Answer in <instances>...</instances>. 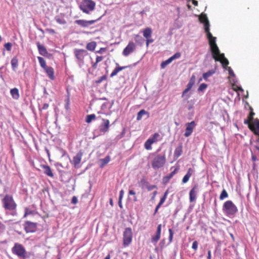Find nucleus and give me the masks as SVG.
<instances>
[{"label":"nucleus","instance_id":"18","mask_svg":"<svg viewBox=\"0 0 259 259\" xmlns=\"http://www.w3.org/2000/svg\"><path fill=\"white\" fill-rule=\"evenodd\" d=\"M36 45L39 54L45 57L47 56L48 54V52L45 47L41 45L39 42H36Z\"/></svg>","mask_w":259,"mask_h":259},{"label":"nucleus","instance_id":"48","mask_svg":"<svg viewBox=\"0 0 259 259\" xmlns=\"http://www.w3.org/2000/svg\"><path fill=\"white\" fill-rule=\"evenodd\" d=\"M194 170L193 168H189L188 169V171L186 175L190 178L191 176H192V175L194 173Z\"/></svg>","mask_w":259,"mask_h":259},{"label":"nucleus","instance_id":"51","mask_svg":"<svg viewBox=\"0 0 259 259\" xmlns=\"http://www.w3.org/2000/svg\"><path fill=\"white\" fill-rule=\"evenodd\" d=\"M32 212L31 210L29 209L28 208H26L25 209V214L24 217H26L27 215L32 214Z\"/></svg>","mask_w":259,"mask_h":259},{"label":"nucleus","instance_id":"31","mask_svg":"<svg viewBox=\"0 0 259 259\" xmlns=\"http://www.w3.org/2000/svg\"><path fill=\"white\" fill-rule=\"evenodd\" d=\"M44 173L47 176L53 177L54 175L52 171L51 168L48 165H44Z\"/></svg>","mask_w":259,"mask_h":259},{"label":"nucleus","instance_id":"59","mask_svg":"<svg viewBox=\"0 0 259 259\" xmlns=\"http://www.w3.org/2000/svg\"><path fill=\"white\" fill-rule=\"evenodd\" d=\"M256 130L257 133H259V120H257L256 122Z\"/></svg>","mask_w":259,"mask_h":259},{"label":"nucleus","instance_id":"53","mask_svg":"<svg viewBox=\"0 0 259 259\" xmlns=\"http://www.w3.org/2000/svg\"><path fill=\"white\" fill-rule=\"evenodd\" d=\"M77 201H78L77 198L76 196H73L72 198L71 203L72 204H75L77 203Z\"/></svg>","mask_w":259,"mask_h":259},{"label":"nucleus","instance_id":"60","mask_svg":"<svg viewBox=\"0 0 259 259\" xmlns=\"http://www.w3.org/2000/svg\"><path fill=\"white\" fill-rule=\"evenodd\" d=\"M121 201H122V199H120V198H119L118 203V205L120 208H122V204Z\"/></svg>","mask_w":259,"mask_h":259},{"label":"nucleus","instance_id":"42","mask_svg":"<svg viewBox=\"0 0 259 259\" xmlns=\"http://www.w3.org/2000/svg\"><path fill=\"white\" fill-rule=\"evenodd\" d=\"M207 85L205 83H201L198 89V91L199 92H203L207 88Z\"/></svg>","mask_w":259,"mask_h":259},{"label":"nucleus","instance_id":"16","mask_svg":"<svg viewBox=\"0 0 259 259\" xmlns=\"http://www.w3.org/2000/svg\"><path fill=\"white\" fill-rule=\"evenodd\" d=\"M161 224H159L157 226L155 235L152 237L151 241L152 242L157 243L160 238L161 232Z\"/></svg>","mask_w":259,"mask_h":259},{"label":"nucleus","instance_id":"47","mask_svg":"<svg viewBox=\"0 0 259 259\" xmlns=\"http://www.w3.org/2000/svg\"><path fill=\"white\" fill-rule=\"evenodd\" d=\"M106 78L107 77L105 75H103L98 78V79L96 81V82L98 83H100L102 82L103 80H105Z\"/></svg>","mask_w":259,"mask_h":259},{"label":"nucleus","instance_id":"39","mask_svg":"<svg viewBox=\"0 0 259 259\" xmlns=\"http://www.w3.org/2000/svg\"><path fill=\"white\" fill-rule=\"evenodd\" d=\"M228 72H229V74L230 76L231 77L233 78L232 81L234 83H235L237 81V80L236 79L235 75L233 70L232 69V68L230 67H228Z\"/></svg>","mask_w":259,"mask_h":259},{"label":"nucleus","instance_id":"23","mask_svg":"<svg viewBox=\"0 0 259 259\" xmlns=\"http://www.w3.org/2000/svg\"><path fill=\"white\" fill-rule=\"evenodd\" d=\"M151 141H152V143H156L161 140L160 135L158 133L154 134L152 137L148 139Z\"/></svg>","mask_w":259,"mask_h":259},{"label":"nucleus","instance_id":"27","mask_svg":"<svg viewBox=\"0 0 259 259\" xmlns=\"http://www.w3.org/2000/svg\"><path fill=\"white\" fill-rule=\"evenodd\" d=\"M134 40L137 44L140 46L143 45L145 42V39L139 34H135L134 35Z\"/></svg>","mask_w":259,"mask_h":259},{"label":"nucleus","instance_id":"6","mask_svg":"<svg viewBox=\"0 0 259 259\" xmlns=\"http://www.w3.org/2000/svg\"><path fill=\"white\" fill-rule=\"evenodd\" d=\"M73 53L76 58V62L79 66L81 67L84 64V58L88 55V52L83 49H75Z\"/></svg>","mask_w":259,"mask_h":259},{"label":"nucleus","instance_id":"35","mask_svg":"<svg viewBox=\"0 0 259 259\" xmlns=\"http://www.w3.org/2000/svg\"><path fill=\"white\" fill-rule=\"evenodd\" d=\"M96 118V116L94 114L87 115L85 118V122L87 123H90L93 120H95Z\"/></svg>","mask_w":259,"mask_h":259},{"label":"nucleus","instance_id":"4","mask_svg":"<svg viewBox=\"0 0 259 259\" xmlns=\"http://www.w3.org/2000/svg\"><path fill=\"white\" fill-rule=\"evenodd\" d=\"M224 213L228 217H233L238 211L236 206L231 200L226 201L223 206Z\"/></svg>","mask_w":259,"mask_h":259},{"label":"nucleus","instance_id":"3","mask_svg":"<svg viewBox=\"0 0 259 259\" xmlns=\"http://www.w3.org/2000/svg\"><path fill=\"white\" fill-rule=\"evenodd\" d=\"M3 206L6 210L12 211L11 214L15 215L17 214L16 207L17 204L15 202L12 196L7 194L2 200Z\"/></svg>","mask_w":259,"mask_h":259},{"label":"nucleus","instance_id":"61","mask_svg":"<svg viewBox=\"0 0 259 259\" xmlns=\"http://www.w3.org/2000/svg\"><path fill=\"white\" fill-rule=\"evenodd\" d=\"M156 186L155 185H151L148 188V190H151L154 188H155Z\"/></svg>","mask_w":259,"mask_h":259},{"label":"nucleus","instance_id":"57","mask_svg":"<svg viewBox=\"0 0 259 259\" xmlns=\"http://www.w3.org/2000/svg\"><path fill=\"white\" fill-rule=\"evenodd\" d=\"M103 59V57L102 56H97L96 61H97V63H99L102 61Z\"/></svg>","mask_w":259,"mask_h":259},{"label":"nucleus","instance_id":"29","mask_svg":"<svg viewBox=\"0 0 259 259\" xmlns=\"http://www.w3.org/2000/svg\"><path fill=\"white\" fill-rule=\"evenodd\" d=\"M12 68L13 71H16L18 66V60L16 57H13L11 61Z\"/></svg>","mask_w":259,"mask_h":259},{"label":"nucleus","instance_id":"14","mask_svg":"<svg viewBox=\"0 0 259 259\" xmlns=\"http://www.w3.org/2000/svg\"><path fill=\"white\" fill-rule=\"evenodd\" d=\"M136 49L135 44L132 41H130L127 46L124 49L122 55L125 57L128 56Z\"/></svg>","mask_w":259,"mask_h":259},{"label":"nucleus","instance_id":"25","mask_svg":"<svg viewBox=\"0 0 259 259\" xmlns=\"http://www.w3.org/2000/svg\"><path fill=\"white\" fill-rule=\"evenodd\" d=\"M176 172H177V169H175L172 171H171L170 174H169L167 175L166 176H165V177H164L163 178V183H167L170 180V179H171L173 177V176L176 174Z\"/></svg>","mask_w":259,"mask_h":259},{"label":"nucleus","instance_id":"33","mask_svg":"<svg viewBox=\"0 0 259 259\" xmlns=\"http://www.w3.org/2000/svg\"><path fill=\"white\" fill-rule=\"evenodd\" d=\"M96 45L97 44L95 41L90 42L87 45V49L89 51H93L95 50Z\"/></svg>","mask_w":259,"mask_h":259},{"label":"nucleus","instance_id":"54","mask_svg":"<svg viewBox=\"0 0 259 259\" xmlns=\"http://www.w3.org/2000/svg\"><path fill=\"white\" fill-rule=\"evenodd\" d=\"M154 41V40L153 39H150V38L146 39V45L147 47L149 46V44L150 43H152Z\"/></svg>","mask_w":259,"mask_h":259},{"label":"nucleus","instance_id":"52","mask_svg":"<svg viewBox=\"0 0 259 259\" xmlns=\"http://www.w3.org/2000/svg\"><path fill=\"white\" fill-rule=\"evenodd\" d=\"M189 179H190V177H189L188 176L185 175V176L183 178L182 182L183 183H186L189 181Z\"/></svg>","mask_w":259,"mask_h":259},{"label":"nucleus","instance_id":"36","mask_svg":"<svg viewBox=\"0 0 259 259\" xmlns=\"http://www.w3.org/2000/svg\"><path fill=\"white\" fill-rule=\"evenodd\" d=\"M171 59L169 58L168 59L163 61L161 62L160 64L161 68L164 69L166 67L167 65H168L169 64H170L172 62Z\"/></svg>","mask_w":259,"mask_h":259},{"label":"nucleus","instance_id":"1","mask_svg":"<svg viewBox=\"0 0 259 259\" xmlns=\"http://www.w3.org/2000/svg\"><path fill=\"white\" fill-rule=\"evenodd\" d=\"M157 152L150 153L148 159L150 160L152 167L154 170H158L162 168L165 164L166 162V157L164 153L161 154H158Z\"/></svg>","mask_w":259,"mask_h":259},{"label":"nucleus","instance_id":"7","mask_svg":"<svg viewBox=\"0 0 259 259\" xmlns=\"http://www.w3.org/2000/svg\"><path fill=\"white\" fill-rule=\"evenodd\" d=\"M12 252L13 254L17 255L22 259H26L27 257V252L23 246L18 243H15L12 248Z\"/></svg>","mask_w":259,"mask_h":259},{"label":"nucleus","instance_id":"17","mask_svg":"<svg viewBox=\"0 0 259 259\" xmlns=\"http://www.w3.org/2000/svg\"><path fill=\"white\" fill-rule=\"evenodd\" d=\"M82 152L80 151L78 152L75 156L73 157L72 163L74 165L75 167H76L80 162L82 156Z\"/></svg>","mask_w":259,"mask_h":259},{"label":"nucleus","instance_id":"8","mask_svg":"<svg viewBox=\"0 0 259 259\" xmlns=\"http://www.w3.org/2000/svg\"><path fill=\"white\" fill-rule=\"evenodd\" d=\"M96 3L92 0H83L79 6V8L82 12L89 14L95 9Z\"/></svg>","mask_w":259,"mask_h":259},{"label":"nucleus","instance_id":"37","mask_svg":"<svg viewBox=\"0 0 259 259\" xmlns=\"http://www.w3.org/2000/svg\"><path fill=\"white\" fill-rule=\"evenodd\" d=\"M37 59L38 60L40 66L43 69L45 68V67H47V66L46 65V61L42 57H37Z\"/></svg>","mask_w":259,"mask_h":259},{"label":"nucleus","instance_id":"9","mask_svg":"<svg viewBox=\"0 0 259 259\" xmlns=\"http://www.w3.org/2000/svg\"><path fill=\"white\" fill-rule=\"evenodd\" d=\"M209 45L213 57L215 58V56L218 57L223 66H227L229 64L228 59L225 57L224 54H221L220 53L219 49V51L217 50L216 48L214 46V44H213V41L212 42V44H209Z\"/></svg>","mask_w":259,"mask_h":259},{"label":"nucleus","instance_id":"34","mask_svg":"<svg viewBox=\"0 0 259 259\" xmlns=\"http://www.w3.org/2000/svg\"><path fill=\"white\" fill-rule=\"evenodd\" d=\"M145 114H148V112L146 111L144 109H142V110H140L138 113L137 116V120H140L142 119L143 116Z\"/></svg>","mask_w":259,"mask_h":259},{"label":"nucleus","instance_id":"26","mask_svg":"<svg viewBox=\"0 0 259 259\" xmlns=\"http://www.w3.org/2000/svg\"><path fill=\"white\" fill-rule=\"evenodd\" d=\"M10 94L12 98L15 100L18 99L20 97L19 90L16 88L10 90Z\"/></svg>","mask_w":259,"mask_h":259},{"label":"nucleus","instance_id":"43","mask_svg":"<svg viewBox=\"0 0 259 259\" xmlns=\"http://www.w3.org/2000/svg\"><path fill=\"white\" fill-rule=\"evenodd\" d=\"M125 134V129L124 128H123L122 131L120 133V134L118 135L116 137V140H118L122 138Z\"/></svg>","mask_w":259,"mask_h":259},{"label":"nucleus","instance_id":"55","mask_svg":"<svg viewBox=\"0 0 259 259\" xmlns=\"http://www.w3.org/2000/svg\"><path fill=\"white\" fill-rule=\"evenodd\" d=\"M123 195H124V191H123V190H121L119 192V198H120V199H122Z\"/></svg>","mask_w":259,"mask_h":259},{"label":"nucleus","instance_id":"15","mask_svg":"<svg viewBox=\"0 0 259 259\" xmlns=\"http://www.w3.org/2000/svg\"><path fill=\"white\" fill-rule=\"evenodd\" d=\"M186 128L184 136L186 137H189L193 133V130L196 126V123L194 121H192L186 124Z\"/></svg>","mask_w":259,"mask_h":259},{"label":"nucleus","instance_id":"32","mask_svg":"<svg viewBox=\"0 0 259 259\" xmlns=\"http://www.w3.org/2000/svg\"><path fill=\"white\" fill-rule=\"evenodd\" d=\"M55 20L58 23L60 24L64 25L66 24V21L63 17H60V16H56L55 17Z\"/></svg>","mask_w":259,"mask_h":259},{"label":"nucleus","instance_id":"40","mask_svg":"<svg viewBox=\"0 0 259 259\" xmlns=\"http://www.w3.org/2000/svg\"><path fill=\"white\" fill-rule=\"evenodd\" d=\"M228 197V194L227 192V191L223 189L221 193V195L220 196V200H223L225 198H226Z\"/></svg>","mask_w":259,"mask_h":259},{"label":"nucleus","instance_id":"28","mask_svg":"<svg viewBox=\"0 0 259 259\" xmlns=\"http://www.w3.org/2000/svg\"><path fill=\"white\" fill-rule=\"evenodd\" d=\"M110 159L111 158L109 155L106 156L104 158L100 159V167H104L105 165H106L110 161Z\"/></svg>","mask_w":259,"mask_h":259},{"label":"nucleus","instance_id":"22","mask_svg":"<svg viewBox=\"0 0 259 259\" xmlns=\"http://www.w3.org/2000/svg\"><path fill=\"white\" fill-rule=\"evenodd\" d=\"M46 72L47 73L49 77L51 79L53 80L55 78L54 77V69L52 67L47 66L44 69Z\"/></svg>","mask_w":259,"mask_h":259},{"label":"nucleus","instance_id":"46","mask_svg":"<svg viewBox=\"0 0 259 259\" xmlns=\"http://www.w3.org/2000/svg\"><path fill=\"white\" fill-rule=\"evenodd\" d=\"M4 46L7 51H10L12 49V44L11 42H7L5 44Z\"/></svg>","mask_w":259,"mask_h":259},{"label":"nucleus","instance_id":"2","mask_svg":"<svg viewBox=\"0 0 259 259\" xmlns=\"http://www.w3.org/2000/svg\"><path fill=\"white\" fill-rule=\"evenodd\" d=\"M199 20L201 23H203L204 24V30L206 33V36L208 39L209 44H212V42L213 41V44H214V46L216 48L217 50L219 51V48L216 44V37H213L209 31L210 25L207 16L205 14L201 15L199 17Z\"/></svg>","mask_w":259,"mask_h":259},{"label":"nucleus","instance_id":"10","mask_svg":"<svg viewBox=\"0 0 259 259\" xmlns=\"http://www.w3.org/2000/svg\"><path fill=\"white\" fill-rule=\"evenodd\" d=\"M123 245L124 246H127L132 242L133 238V233L131 228H126L123 234Z\"/></svg>","mask_w":259,"mask_h":259},{"label":"nucleus","instance_id":"64","mask_svg":"<svg viewBox=\"0 0 259 259\" xmlns=\"http://www.w3.org/2000/svg\"><path fill=\"white\" fill-rule=\"evenodd\" d=\"M207 254H208L207 259H211V251H210V250H208V251Z\"/></svg>","mask_w":259,"mask_h":259},{"label":"nucleus","instance_id":"30","mask_svg":"<svg viewBox=\"0 0 259 259\" xmlns=\"http://www.w3.org/2000/svg\"><path fill=\"white\" fill-rule=\"evenodd\" d=\"M215 70L214 69H211V70L208 71L207 72H206L205 73H204L203 74V79L205 81H207L208 78L210 76H212L213 74L215 73Z\"/></svg>","mask_w":259,"mask_h":259},{"label":"nucleus","instance_id":"13","mask_svg":"<svg viewBox=\"0 0 259 259\" xmlns=\"http://www.w3.org/2000/svg\"><path fill=\"white\" fill-rule=\"evenodd\" d=\"M24 227L27 233H33L36 231L37 223L27 221L25 222Z\"/></svg>","mask_w":259,"mask_h":259},{"label":"nucleus","instance_id":"41","mask_svg":"<svg viewBox=\"0 0 259 259\" xmlns=\"http://www.w3.org/2000/svg\"><path fill=\"white\" fill-rule=\"evenodd\" d=\"M168 193V190H167L165 192L163 196H162V197L161 198L160 201L158 203L159 204H160L161 205L163 204V203L165 202V201L166 199Z\"/></svg>","mask_w":259,"mask_h":259},{"label":"nucleus","instance_id":"58","mask_svg":"<svg viewBox=\"0 0 259 259\" xmlns=\"http://www.w3.org/2000/svg\"><path fill=\"white\" fill-rule=\"evenodd\" d=\"M105 51V48H100V49L99 51H97L96 52V53L102 54Z\"/></svg>","mask_w":259,"mask_h":259},{"label":"nucleus","instance_id":"56","mask_svg":"<svg viewBox=\"0 0 259 259\" xmlns=\"http://www.w3.org/2000/svg\"><path fill=\"white\" fill-rule=\"evenodd\" d=\"M49 104L45 103L43 105V106H42V107L41 108V109H42V110H47L49 108Z\"/></svg>","mask_w":259,"mask_h":259},{"label":"nucleus","instance_id":"24","mask_svg":"<svg viewBox=\"0 0 259 259\" xmlns=\"http://www.w3.org/2000/svg\"><path fill=\"white\" fill-rule=\"evenodd\" d=\"M143 36L146 39L149 38L152 36V31L151 28L147 27L143 31Z\"/></svg>","mask_w":259,"mask_h":259},{"label":"nucleus","instance_id":"62","mask_svg":"<svg viewBox=\"0 0 259 259\" xmlns=\"http://www.w3.org/2000/svg\"><path fill=\"white\" fill-rule=\"evenodd\" d=\"M98 63H97V61H96L95 63H93L92 64V67L94 68V69L97 68V64Z\"/></svg>","mask_w":259,"mask_h":259},{"label":"nucleus","instance_id":"5","mask_svg":"<svg viewBox=\"0 0 259 259\" xmlns=\"http://www.w3.org/2000/svg\"><path fill=\"white\" fill-rule=\"evenodd\" d=\"M110 126L109 120L107 119H102V122L99 126V129L94 130L93 134L95 137H98L102 134H105L108 132Z\"/></svg>","mask_w":259,"mask_h":259},{"label":"nucleus","instance_id":"21","mask_svg":"<svg viewBox=\"0 0 259 259\" xmlns=\"http://www.w3.org/2000/svg\"><path fill=\"white\" fill-rule=\"evenodd\" d=\"M183 152V145L180 143V145L175 149L174 151V156L175 158H178L179 157Z\"/></svg>","mask_w":259,"mask_h":259},{"label":"nucleus","instance_id":"45","mask_svg":"<svg viewBox=\"0 0 259 259\" xmlns=\"http://www.w3.org/2000/svg\"><path fill=\"white\" fill-rule=\"evenodd\" d=\"M168 232H169L168 239H169V242L170 243V242H171V241L172 240L173 235H174V232L172 231L171 229H168Z\"/></svg>","mask_w":259,"mask_h":259},{"label":"nucleus","instance_id":"20","mask_svg":"<svg viewBox=\"0 0 259 259\" xmlns=\"http://www.w3.org/2000/svg\"><path fill=\"white\" fill-rule=\"evenodd\" d=\"M116 65L117 66L115 69L113 70V71L112 72V73L110 74V77H113V76L117 75V74L120 71L126 68L127 66H122L120 67L119 66L118 63H116Z\"/></svg>","mask_w":259,"mask_h":259},{"label":"nucleus","instance_id":"11","mask_svg":"<svg viewBox=\"0 0 259 259\" xmlns=\"http://www.w3.org/2000/svg\"><path fill=\"white\" fill-rule=\"evenodd\" d=\"M101 19V17L98 18L97 20H86L83 19H79L76 20L74 21V23L77 24L79 26L83 28H87L89 27L90 25L94 24L97 21Z\"/></svg>","mask_w":259,"mask_h":259},{"label":"nucleus","instance_id":"38","mask_svg":"<svg viewBox=\"0 0 259 259\" xmlns=\"http://www.w3.org/2000/svg\"><path fill=\"white\" fill-rule=\"evenodd\" d=\"M152 141L147 139L144 143V147L146 150H150L152 149L151 145L152 144Z\"/></svg>","mask_w":259,"mask_h":259},{"label":"nucleus","instance_id":"19","mask_svg":"<svg viewBox=\"0 0 259 259\" xmlns=\"http://www.w3.org/2000/svg\"><path fill=\"white\" fill-rule=\"evenodd\" d=\"M197 186H194L189 192V199L191 202L194 201L196 198Z\"/></svg>","mask_w":259,"mask_h":259},{"label":"nucleus","instance_id":"63","mask_svg":"<svg viewBox=\"0 0 259 259\" xmlns=\"http://www.w3.org/2000/svg\"><path fill=\"white\" fill-rule=\"evenodd\" d=\"M157 192L156 191H155L153 193V196L151 198V199L152 200H154V198H155V197L156 196V195L157 194Z\"/></svg>","mask_w":259,"mask_h":259},{"label":"nucleus","instance_id":"49","mask_svg":"<svg viewBox=\"0 0 259 259\" xmlns=\"http://www.w3.org/2000/svg\"><path fill=\"white\" fill-rule=\"evenodd\" d=\"M198 243L197 241H194L192 243V248L195 250H196L198 248Z\"/></svg>","mask_w":259,"mask_h":259},{"label":"nucleus","instance_id":"12","mask_svg":"<svg viewBox=\"0 0 259 259\" xmlns=\"http://www.w3.org/2000/svg\"><path fill=\"white\" fill-rule=\"evenodd\" d=\"M195 80H196L195 75L193 74L192 75V76L191 77L187 85L186 88L183 92L182 97L186 96V99H188L190 97V95H186V94L191 89L193 85L194 84V83L195 82Z\"/></svg>","mask_w":259,"mask_h":259},{"label":"nucleus","instance_id":"50","mask_svg":"<svg viewBox=\"0 0 259 259\" xmlns=\"http://www.w3.org/2000/svg\"><path fill=\"white\" fill-rule=\"evenodd\" d=\"M128 194L131 195H134V200L136 201L137 200V197L136 196V193L133 190H130L128 192Z\"/></svg>","mask_w":259,"mask_h":259},{"label":"nucleus","instance_id":"44","mask_svg":"<svg viewBox=\"0 0 259 259\" xmlns=\"http://www.w3.org/2000/svg\"><path fill=\"white\" fill-rule=\"evenodd\" d=\"M181 54L180 52H177L175 53L173 56L170 57V58L171 59L172 61L176 59H179L181 57Z\"/></svg>","mask_w":259,"mask_h":259}]
</instances>
